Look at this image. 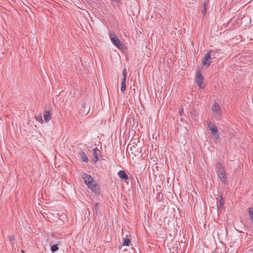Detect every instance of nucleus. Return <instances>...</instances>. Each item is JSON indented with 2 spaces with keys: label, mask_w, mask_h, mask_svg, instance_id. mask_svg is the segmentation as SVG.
<instances>
[{
  "label": "nucleus",
  "mask_w": 253,
  "mask_h": 253,
  "mask_svg": "<svg viewBox=\"0 0 253 253\" xmlns=\"http://www.w3.org/2000/svg\"><path fill=\"white\" fill-rule=\"evenodd\" d=\"M82 178L84 180L85 184L87 186L88 188L92 190L94 195L98 196L100 194V189L98 184L94 180L92 176L88 174L84 173L82 175Z\"/></svg>",
  "instance_id": "f257e3e1"
},
{
  "label": "nucleus",
  "mask_w": 253,
  "mask_h": 253,
  "mask_svg": "<svg viewBox=\"0 0 253 253\" xmlns=\"http://www.w3.org/2000/svg\"><path fill=\"white\" fill-rule=\"evenodd\" d=\"M35 119L37 121L40 122L41 123H43L41 114H40L38 115H35Z\"/></svg>",
  "instance_id": "dca6fc26"
},
{
  "label": "nucleus",
  "mask_w": 253,
  "mask_h": 253,
  "mask_svg": "<svg viewBox=\"0 0 253 253\" xmlns=\"http://www.w3.org/2000/svg\"><path fill=\"white\" fill-rule=\"evenodd\" d=\"M126 89V84L121 83V90L122 91H125Z\"/></svg>",
  "instance_id": "412c9836"
},
{
  "label": "nucleus",
  "mask_w": 253,
  "mask_h": 253,
  "mask_svg": "<svg viewBox=\"0 0 253 253\" xmlns=\"http://www.w3.org/2000/svg\"><path fill=\"white\" fill-rule=\"evenodd\" d=\"M207 125L209 129L211 131V134L213 135H218V130L217 127L212 123L211 121L209 120L207 122Z\"/></svg>",
  "instance_id": "0eeeda50"
},
{
  "label": "nucleus",
  "mask_w": 253,
  "mask_h": 253,
  "mask_svg": "<svg viewBox=\"0 0 253 253\" xmlns=\"http://www.w3.org/2000/svg\"><path fill=\"white\" fill-rule=\"evenodd\" d=\"M215 169L217 174L225 171L221 163H218L216 165Z\"/></svg>",
  "instance_id": "4468645a"
},
{
  "label": "nucleus",
  "mask_w": 253,
  "mask_h": 253,
  "mask_svg": "<svg viewBox=\"0 0 253 253\" xmlns=\"http://www.w3.org/2000/svg\"><path fill=\"white\" fill-rule=\"evenodd\" d=\"M203 9L202 10V12L204 15H205V14L207 12V7H206V0L204 1V2L203 3Z\"/></svg>",
  "instance_id": "aec40b11"
},
{
  "label": "nucleus",
  "mask_w": 253,
  "mask_h": 253,
  "mask_svg": "<svg viewBox=\"0 0 253 253\" xmlns=\"http://www.w3.org/2000/svg\"><path fill=\"white\" fill-rule=\"evenodd\" d=\"M99 203H96L94 206V209H93V212L94 213H96V214H97V212L98 211H99Z\"/></svg>",
  "instance_id": "6ab92c4d"
},
{
  "label": "nucleus",
  "mask_w": 253,
  "mask_h": 253,
  "mask_svg": "<svg viewBox=\"0 0 253 253\" xmlns=\"http://www.w3.org/2000/svg\"><path fill=\"white\" fill-rule=\"evenodd\" d=\"M183 111H184L183 108H181L179 109V114H180V116H182V113H183Z\"/></svg>",
  "instance_id": "5701e85b"
},
{
  "label": "nucleus",
  "mask_w": 253,
  "mask_h": 253,
  "mask_svg": "<svg viewBox=\"0 0 253 253\" xmlns=\"http://www.w3.org/2000/svg\"><path fill=\"white\" fill-rule=\"evenodd\" d=\"M212 112V116L213 117L219 120L221 119L222 112L220 105L216 102H215L211 108Z\"/></svg>",
  "instance_id": "f03ea898"
},
{
  "label": "nucleus",
  "mask_w": 253,
  "mask_h": 253,
  "mask_svg": "<svg viewBox=\"0 0 253 253\" xmlns=\"http://www.w3.org/2000/svg\"><path fill=\"white\" fill-rule=\"evenodd\" d=\"M43 118L46 123L48 122L51 119V114L49 111H45L43 114Z\"/></svg>",
  "instance_id": "f8f14e48"
},
{
  "label": "nucleus",
  "mask_w": 253,
  "mask_h": 253,
  "mask_svg": "<svg viewBox=\"0 0 253 253\" xmlns=\"http://www.w3.org/2000/svg\"><path fill=\"white\" fill-rule=\"evenodd\" d=\"M100 154V150L97 148H95L93 149V156L94 157V159L93 161L96 163L98 160V155Z\"/></svg>",
  "instance_id": "1a4fd4ad"
},
{
  "label": "nucleus",
  "mask_w": 253,
  "mask_h": 253,
  "mask_svg": "<svg viewBox=\"0 0 253 253\" xmlns=\"http://www.w3.org/2000/svg\"><path fill=\"white\" fill-rule=\"evenodd\" d=\"M82 107H83V108H84V107H85V103H83V104H82Z\"/></svg>",
  "instance_id": "a878e982"
},
{
  "label": "nucleus",
  "mask_w": 253,
  "mask_h": 253,
  "mask_svg": "<svg viewBox=\"0 0 253 253\" xmlns=\"http://www.w3.org/2000/svg\"><path fill=\"white\" fill-rule=\"evenodd\" d=\"M203 81L204 78L202 76L201 70H199L196 74V83L201 89H204L205 88V86L202 85Z\"/></svg>",
  "instance_id": "20e7f679"
},
{
  "label": "nucleus",
  "mask_w": 253,
  "mask_h": 253,
  "mask_svg": "<svg viewBox=\"0 0 253 253\" xmlns=\"http://www.w3.org/2000/svg\"><path fill=\"white\" fill-rule=\"evenodd\" d=\"M110 39L113 43L119 49L123 50L125 49V44L121 42L120 40L118 38L115 34L111 33Z\"/></svg>",
  "instance_id": "7ed1b4c3"
},
{
  "label": "nucleus",
  "mask_w": 253,
  "mask_h": 253,
  "mask_svg": "<svg viewBox=\"0 0 253 253\" xmlns=\"http://www.w3.org/2000/svg\"><path fill=\"white\" fill-rule=\"evenodd\" d=\"M10 241H12L14 239V236H9L8 237Z\"/></svg>",
  "instance_id": "393cba45"
},
{
  "label": "nucleus",
  "mask_w": 253,
  "mask_h": 253,
  "mask_svg": "<svg viewBox=\"0 0 253 253\" xmlns=\"http://www.w3.org/2000/svg\"><path fill=\"white\" fill-rule=\"evenodd\" d=\"M126 78H123V79H122V83H126Z\"/></svg>",
  "instance_id": "b1692460"
},
{
  "label": "nucleus",
  "mask_w": 253,
  "mask_h": 253,
  "mask_svg": "<svg viewBox=\"0 0 253 253\" xmlns=\"http://www.w3.org/2000/svg\"><path fill=\"white\" fill-rule=\"evenodd\" d=\"M123 75L124 78H126L127 72L126 69L123 70Z\"/></svg>",
  "instance_id": "4be33fe9"
},
{
  "label": "nucleus",
  "mask_w": 253,
  "mask_h": 253,
  "mask_svg": "<svg viewBox=\"0 0 253 253\" xmlns=\"http://www.w3.org/2000/svg\"><path fill=\"white\" fill-rule=\"evenodd\" d=\"M58 249L59 248L57 244L52 246L50 248V250L52 253L57 251Z\"/></svg>",
  "instance_id": "a211bd4d"
},
{
  "label": "nucleus",
  "mask_w": 253,
  "mask_h": 253,
  "mask_svg": "<svg viewBox=\"0 0 253 253\" xmlns=\"http://www.w3.org/2000/svg\"><path fill=\"white\" fill-rule=\"evenodd\" d=\"M217 202V208L219 209H222L225 203V201L223 199L222 194L221 191H218L217 197L216 198Z\"/></svg>",
  "instance_id": "39448f33"
},
{
  "label": "nucleus",
  "mask_w": 253,
  "mask_h": 253,
  "mask_svg": "<svg viewBox=\"0 0 253 253\" xmlns=\"http://www.w3.org/2000/svg\"><path fill=\"white\" fill-rule=\"evenodd\" d=\"M79 157L84 162L87 163L88 161V158L84 152L81 151L79 153Z\"/></svg>",
  "instance_id": "ddd939ff"
},
{
  "label": "nucleus",
  "mask_w": 253,
  "mask_h": 253,
  "mask_svg": "<svg viewBox=\"0 0 253 253\" xmlns=\"http://www.w3.org/2000/svg\"><path fill=\"white\" fill-rule=\"evenodd\" d=\"M217 175L223 183L226 184L227 183L228 180L225 171L223 172L218 173Z\"/></svg>",
  "instance_id": "9b49d317"
},
{
  "label": "nucleus",
  "mask_w": 253,
  "mask_h": 253,
  "mask_svg": "<svg viewBox=\"0 0 253 253\" xmlns=\"http://www.w3.org/2000/svg\"><path fill=\"white\" fill-rule=\"evenodd\" d=\"M220 50L219 49H215L214 50H210L208 52H211V60L213 61L214 59H216L217 56H218V53H219Z\"/></svg>",
  "instance_id": "9d476101"
},
{
  "label": "nucleus",
  "mask_w": 253,
  "mask_h": 253,
  "mask_svg": "<svg viewBox=\"0 0 253 253\" xmlns=\"http://www.w3.org/2000/svg\"><path fill=\"white\" fill-rule=\"evenodd\" d=\"M248 211L249 213V215L250 216V218H251L252 222L253 223V208H249L248 209Z\"/></svg>",
  "instance_id": "f3484780"
},
{
  "label": "nucleus",
  "mask_w": 253,
  "mask_h": 253,
  "mask_svg": "<svg viewBox=\"0 0 253 253\" xmlns=\"http://www.w3.org/2000/svg\"><path fill=\"white\" fill-rule=\"evenodd\" d=\"M130 243V241L128 238H124L123 239V245L124 246H129V244Z\"/></svg>",
  "instance_id": "2eb2a0df"
},
{
  "label": "nucleus",
  "mask_w": 253,
  "mask_h": 253,
  "mask_svg": "<svg viewBox=\"0 0 253 253\" xmlns=\"http://www.w3.org/2000/svg\"><path fill=\"white\" fill-rule=\"evenodd\" d=\"M211 58V52H207L202 60L203 65L204 66L207 65V67H209L210 65L211 62L212 61Z\"/></svg>",
  "instance_id": "423d86ee"
},
{
  "label": "nucleus",
  "mask_w": 253,
  "mask_h": 253,
  "mask_svg": "<svg viewBox=\"0 0 253 253\" xmlns=\"http://www.w3.org/2000/svg\"><path fill=\"white\" fill-rule=\"evenodd\" d=\"M118 175L122 180H123L125 182H128V176L125 170H120L118 172Z\"/></svg>",
  "instance_id": "6e6552de"
}]
</instances>
